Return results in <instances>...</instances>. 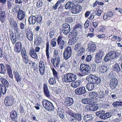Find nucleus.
I'll return each instance as SVG.
<instances>
[{
    "instance_id": "nucleus-55",
    "label": "nucleus",
    "mask_w": 122,
    "mask_h": 122,
    "mask_svg": "<svg viewBox=\"0 0 122 122\" xmlns=\"http://www.w3.org/2000/svg\"><path fill=\"white\" fill-rule=\"evenodd\" d=\"M90 99V104H96L98 101V99L97 98Z\"/></svg>"
},
{
    "instance_id": "nucleus-36",
    "label": "nucleus",
    "mask_w": 122,
    "mask_h": 122,
    "mask_svg": "<svg viewBox=\"0 0 122 122\" xmlns=\"http://www.w3.org/2000/svg\"><path fill=\"white\" fill-rule=\"evenodd\" d=\"M8 86H3L2 84H0V91L3 95L5 94L7 90V88Z\"/></svg>"
},
{
    "instance_id": "nucleus-63",
    "label": "nucleus",
    "mask_w": 122,
    "mask_h": 122,
    "mask_svg": "<svg viewBox=\"0 0 122 122\" xmlns=\"http://www.w3.org/2000/svg\"><path fill=\"white\" fill-rule=\"evenodd\" d=\"M66 22L68 23H71L73 21V19L71 17L67 18L66 19Z\"/></svg>"
},
{
    "instance_id": "nucleus-24",
    "label": "nucleus",
    "mask_w": 122,
    "mask_h": 122,
    "mask_svg": "<svg viewBox=\"0 0 122 122\" xmlns=\"http://www.w3.org/2000/svg\"><path fill=\"white\" fill-rule=\"evenodd\" d=\"M10 37L13 44H15L17 40L16 33H13L12 31L10 33Z\"/></svg>"
},
{
    "instance_id": "nucleus-57",
    "label": "nucleus",
    "mask_w": 122,
    "mask_h": 122,
    "mask_svg": "<svg viewBox=\"0 0 122 122\" xmlns=\"http://www.w3.org/2000/svg\"><path fill=\"white\" fill-rule=\"evenodd\" d=\"M43 2L42 0H39L37 1L36 4V7L37 8H39L41 7L42 5Z\"/></svg>"
},
{
    "instance_id": "nucleus-52",
    "label": "nucleus",
    "mask_w": 122,
    "mask_h": 122,
    "mask_svg": "<svg viewBox=\"0 0 122 122\" xmlns=\"http://www.w3.org/2000/svg\"><path fill=\"white\" fill-rule=\"evenodd\" d=\"M112 105L115 107L122 106V102L116 101L114 102L112 104Z\"/></svg>"
},
{
    "instance_id": "nucleus-19",
    "label": "nucleus",
    "mask_w": 122,
    "mask_h": 122,
    "mask_svg": "<svg viewBox=\"0 0 122 122\" xmlns=\"http://www.w3.org/2000/svg\"><path fill=\"white\" fill-rule=\"evenodd\" d=\"M25 14L24 12L22 10L19 9L17 12V17L18 20H22L25 18Z\"/></svg>"
},
{
    "instance_id": "nucleus-26",
    "label": "nucleus",
    "mask_w": 122,
    "mask_h": 122,
    "mask_svg": "<svg viewBox=\"0 0 122 122\" xmlns=\"http://www.w3.org/2000/svg\"><path fill=\"white\" fill-rule=\"evenodd\" d=\"M49 41H48L46 43V49L45 50L46 55L48 61H50V53L49 51Z\"/></svg>"
},
{
    "instance_id": "nucleus-31",
    "label": "nucleus",
    "mask_w": 122,
    "mask_h": 122,
    "mask_svg": "<svg viewBox=\"0 0 122 122\" xmlns=\"http://www.w3.org/2000/svg\"><path fill=\"white\" fill-rule=\"evenodd\" d=\"M84 121L86 122H90L93 120V118L91 114H87L85 115L83 117Z\"/></svg>"
},
{
    "instance_id": "nucleus-34",
    "label": "nucleus",
    "mask_w": 122,
    "mask_h": 122,
    "mask_svg": "<svg viewBox=\"0 0 122 122\" xmlns=\"http://www.w3.org/2000/svg\"><path fill=\"white\" fill-rule=\"evenodd\" d=\"M73 117L78 122H80L82 119V115L81 113L78 112L75 113Z\"/></svg>"
},
{
    "instance_id": "nucleus-10",
    "label": "nucleus",
    "mask_w": 122,
    "mask_h": 122,
    "mask_svg": "<svg viewBox=\"0 0 122 122\" xmlns=\"http://www.w3.org/2000/svg\"><path fill=\"white\" fill-rule=\"evenodd\" d=\"M6 15L5 11L3 6H0V21L2 23L6 20Z\"/></svg>"
},
{
    "instance_id": "nucleus-29",
    "label": "nucleus",
    "mask_w": 122,
    "mask_h": 122,
    "mask_svg": "<svg viewBox=\"0 0 122 122\" xmlns=\"http://www.w3.org/2000/svg\"><path fill=\"white\" fill-rule=\"evenodd\" d=\"M74 81L71 83V86L74 88H76L80 86L81 83V81L79 80Z\"/></svg>"
},
{
    "instance_id": "nucleus-61",
    "label": "nucleus",
    "mask_w": 122,
    "mask_h": 122,
    "mask_svg": "<svg viewBox=\"0 0 122 122\" xmlns=\"http://www.w3.org/2000/svg\"><path fill=\"white\" fill-rule=\"evenodd\" d=\"M39 67H45V63L44 61L42 60H40L39 62Z\"/></svg>"
},
{
    "instance_id": "nucleus-7",
    "label": "nucleus",
    "mask_w": 122,
    "mask_h": 122,
    "mask_svg": "<svg viewBox=\"0 0 122 122\" xmlns=\"http://www.w3.org/2000/svg\"><path fill=\"white\" fill-rule=\"evenodd\" d=\"M63 37L61 35H60L58 37L57 40V44L59 48L62 50L66 46V42L65 40L63 39Z\"/></svg>"
},
{
    "instance_id": "nucleus-53",
    "label": "nucleus",
    "mask_w": 122,
    "mask_h": 122,
    "mask_svg": "<svg viewBox=\"0 0 122 122\" xmlns=\"http://www.w3.org/2000/svg\"><path fill=\"white\" fill-rule=\"evenodd\" d=\"M110 56L108 52L106 54L104 59V61L105 62H107L110 60L112 59Z\"/></svg>"
},
{
    "instance_id": "nucleus-62",
    "label": "nucleus",
    "mask_w": 122,
    "mask_h": 122,
    "mask_svg": "<svg viewBox=\"0 0 122 122\" xmlns=\"http://www.w3.org/2000/svg\"><path fill=\"white\" fill-rule=\"evenodd\" d=\"M81 27V24L79 23H76L73 27V29L76 30Z\"/></svg>"
},
{
    "instance_id": "nucleus-47",
    "label": "nucleus",
    "mask_w": 122,
    "mask_h": 122,
    "mask_svg": "<svg viewBox=\"0 0 122 122\" xmlns=\"http://www.w3.org/2000/svg\"><path fill=\"white\" fill-rule=\"evenodd\" d=\"M85 49L83 47H81L78 50L76 51L78 56L81 55L85 52Z\"/></svg>"
},
{
    "instance_id": "nucleus-45",
    "label": "nucleus",
    "mask_w": 122,
    "mask_h": 122,
    "mask_svg": "<svg viewBox=\"0 0 122 122\" xmlns=\"http://www.w3.org/2000/svg\"><path fill=\"white\" fill-rule=\"evenodd\" d=\"M56 79L53 77L50 78L48 80V82L51 85H54L56 83Z\"/></svg>"
},
{
    "instance_id": "nucleus-56",
    "label": "nucleus",
    "mask_w": 122,
    "mask_h": 122,
    "mask_svg": "<svg viewBox=\"0 0 122 122\" xmlns=\"http://www.w3.org/2000/svg\"><path fill=\"white\" fill-rule=\"evenodd\" d=\"M105 30V27L103 25H101L99 26V28H97V30L100 32H103Z\"/></svg>"
},
{
    "instance_id": "nucleus-42",
    "label": "nucleus",
    "mask_w": 122,
    "mask_h": 122,
    "mask_svg": "<svg viewBox=\"0 0 122 122\" xmlns=\"http://www.w3.org/2000/svg\"><path fill=\"white\" fill-rule=\"evenodd\" d=\"M74 3L72 2L69 1L67 2L65 5V8L66 9H70L72 8L74 6Z\"/></svg>"
},
{
    "instance_id": "nucleus-38",
    "label": "nucleus",
    "mask_w": 122,
    "mask_h": 122,
    "mask_svg": "<svg viewBox=\"0 0 122 122\" xmlns=\"http://www.w3.org/2000/svg\"><path fill=\"white\" fill-rule=\"evenodd\" d=\"M10 117L12 120L16 119L18 117L17 113L15 111H11L10 113Z\"/></svg>"
},
{
    "instance_id": "nucleus-22",
    "label": "nucleus",
    "mask_w": 122,
    "mask_h": 122,
    "mask_svg": "<svg viewBox=\"0 0 122 122\" xmlns=\"http://www.w3.org/2000/svg\"><path fill=\"white\" fill-rule=\"evenodd\" d=\"M74 102L73 98L70 97H67L65 99L64 103L66 106L70 107L73 104Z\"/></svg>"
},
{
    "instance_id": "nucleus-49",
    "label": "nucleus",
    "mask_w": 122,
    "mask_h": 122,
    "mask_svg": "<svg viewBox=\"0 0 122 122\" xmlns=\"http://www.w3.org/2000/svg\"><path fill=\"white\" fill-rule=\"evenodd\" d=\"M113 69L117 73L121 71V69L119 65L117 63L115 64Z\"/></svg>"
},
{
    "instance_id": "nucleus-5",
    "label": "nucleus",
    "mask_w": 122,
    "mask_h": 122,
    "mask_svg": "<svg viewBox=\"0 0 122 122\" xmlns=\"http://www.w3.org/2000/svg\"><path fill=\"white\" fill-rule=\"evenodd\" d=\"M40 49V48L37 46L35 47V49L32 47H31L29 52L30 57L35 60H37L38 58L37 53L39 52Z\"/></svg>"
},
{
    "instance_id": "nucleus-60",
    "label": "nucleus",
    "mask_w": 122,
    "mask_h": 122,
    "mask_svg": "<svg viewBox=\"0 0 122 122\" xmlns=\"http://www.w3.org/2000/svg\"><path fill=\"white\" fill-rule=\"evenodd\" d=\"M21 54L22 56H23L27 55V53L26 50L24 48H23L22 49H21Z\"/></svg>"
},
{
    "instance_id": "nucleus-25",
    "label": "nucleus",
    "mask_w": 122,
    "mask_h": 122,
    "mask_svg": "<svg viewBox=\"0 0 122 122\" xmlns=\"http://www.w3.org/2000/svg\"><path fill=\"white\" fill-rule=\"evenodd\" d=\"M99 64H98L99 69V72L101 73H104L107 71V68L106 66L103 65L102 63H99Z\"/></svg>"
},
{
    "instance_id": "nucleus-33",
    "label": "nucleus",
    "mask_w": 122,
    "mask_h": 122,
    "mask_svg": "<svg viewBox=\"0 0 122 122\" xmlns=\"http://www.w3.org/2000/svg\"><path fill=\"white\" fill-rule=\"evenodd\" d=\"M86 86V89L89 91L92 90L94 88L95 85L91 81V82H89Z\"/></svg>"
},
{
    "instance_id": "nucleus-6",
    "label": "nucleus",
    "mask_w": 122,
    "mask_h": 122,
    "mask_svg": "<svg viewBox=\"0 0 122 122\" xmlns=\"http://www.w3.org/2000/svg\"><path fill=\"white\" fill-rule=\"evenodd\" d=\"M91 69L90 66L88 65L85 64H81L79 69L80 71H82L86 75H88L90 73Z\"/></svg>"
},
{
    "instance_id": "nucleus-27",
    "label": "nucleus",
    "mask_w": 122,
    "mask_h": 122,
    "mask_svg": "<svg viewBox=\"0 0 122 122\" xmlns=\"http://www.w3.org/2000/svg\"><path fill=\"white\" fill-rule=\"evenodd\" d=\"M7 73L10 77L12 79H13V76L12 72V70L10 66L8 64H6Z\"/></svg>"
},
{
    "instance_id": "nucleus-17",
    "label": "nucleus",
    "mask_w": 122,
    "mask_h": 122,
    "mask_svg": "<svg viewBox=\"0 0 122 122\" xmlns=\"http://www.w3.org/2000/svg\"><path fill=\"white\" fill-rule=\"evenodd\" d=\"M81 9V6L80 5H75L72 8L71 12L73 14H76L80 12Z\"/></svg>"
},
{
    "instance_id": "nucleus-32",
    "label": "nucleus",
    "mask_w": 122,
    "mask_h": 122,
    "mask_svg": "<svg viewBox=\"0 0 122 122\" xmlns=\"http://www.w3.org/2000/svg\"><path fill=\"white\" fill-rule=\"evenodd\" d=\"M51 69L52 71L53 78H55L57 80H58L59 78V73L56 71L54 67H53L52 66V67H51Z\"/></svg>"
},
{
    "instance_id": "nucleus-41",
    "label": "nucleus",
    "mask_w": 122,
    "mask_h": 122,
    "mask_svg": "<svg viewBox=\"0 0 122 122\" xmlns=\"http://www.w3.org/2000/svg\"><path fill=\"white\" fill-rule=\"evenodd\" d=\"M99 103L92 104L91 106V111H96L98 108Z\"/></svg>"
},
{
    "instance_id": "nucleus-37",
    "label": "nucleus",
    "mask_w": 122,
    "mask_h": 122,
    "mask_svg": "<svg viewBox=\"0 0 122 122\" xmlns=\"http://www.w3.org/2000/svg\"><path fill=\"white\" fill-rule=\"evenodd\" d=\"M6 72V68L4 64L3 63L0 64V73L5 74Z\"/></svg>"
},
{
    "instance_id": "nucleus-12",
    "label": "nucleus",
    "mask_w": 122,
    "mask_h": 122,
    "mask_svg": "<svg viewBox=\"0 0 122 122\" xmlns=\"http://www.w3.org/2000/svg\"><path fill=\"white\" fill-rule=\"evenodd\" d=\"M51 64L55 68L59 67L60 62V58L58 56L57 57L55 58H52L51 60Z\"/></svg>"
},
{
    "instance_id": "nucleus-30",
    "label": "nucleus",
    "mask_w": 122,
    "mask_h": 122,
    "mask_svg": "<svg viewBox=\"0 0 122 122\" xmlns=\"http://www.w3.org/2000/svg\"><path fill=\"white\" fill-rule=\"evenodd\" d=\"M43 40L42 37L40 36L37 37L34 41V46H39Z\"/></svg>"
},
{
    "instance_id": "nucleus-64",
    "label": "nucleus",
    "mask_w": 122,
    "mask_h": 122,
    "mask_svg": "<svg viewBox=\"0 0 122 122\" xmlns=\"http://www.w3.org/2000/svg\"><path fill=\"white\" fill-rule=\"evenodd\" d=\"M7 8L8 10H10L13 7L12 3L9 1H8L7 3Z\"/></svg>"
},
{
    "instance_id": "nucleus-11",
    "label": "nucleus",
    "mask_w": 122,
    "mask_h": 122,
    "mask_svg": "<svg viewBox=\"0 0 122 122\" xmlns=\"http://www.w3.org/2000/svg\"><path fill=\"white\" fill-rule=\"evenodd\" d=\"M14 98L11 96H7L5 97L4 103L5 105L7 106H10L13 105L14 103Z\"/></svg>"
},
{
    "instance_id": "nucleus-44",
    "label": "nucleus",
    "mask_w": 122,
    "mask_h": 122,
    "mask_svg": "<svg viewBox=\"0 0 122 122\" xmlns=\"http://www.w3.org/2000/svg\"><path fill=\"white\" fill-rule=\"evenodd\" d=\"M78 34L77 30L73 29L72 31L69 32V36H72V37L76 38Z\"/></svg>"
},
{
    "instance_id": "nucleus-54",
    "label": "nucleus",
    "mask_w": 122,
    "mask_h": 122,
    "mask_svg": "<svg viewBox=\"0 0 122 122\" xmlns=\"http://www.w3.org/2000/svg\"><path fill=\"white\" fill-rule=\"evenodd\" d=\"M50 45L52 47H54L56 46V38H53L51 41Z\"/></svg>"
},
{
    "instance_id": "nucleus-48",
    "label": "nucleus",
    "mask_w": 122,
    "mask_h": 122,
    "mask_svg": "<svg viewBox=\"0 0 122 122\" xmlns=\"http://www.w3.org/2000/svg\"><path fill=\"white\" fill-rule=\"evenodd\" d=\"M31 63L32 66H31L32 68L33 69L34 71L35 72H37L38 71V66L36 64L35 62H32Z\"/></svg>"
},
{
    "instance_id": "nucleus-13",
    "label": "nucleus",
    "mask_w": 122,
    "mask_h": 122,
    "mask_svg": "<svg viewBox=\"0 0 122 122\" xmlns=\"http://www.w3.org/2000/svg\"><path fill=\"white\" fill-rule=\"evenodd\" d=\"M62 30L63 33L65 35H67L71 30L70 25L67 23H64L62 26Z\"/></svg>"
},
{
    "instance_id": "nucleus-35",
    "label": "nucleus",
    "mask_w": 122,
    "mask_h": 122,
    "mask_svg": "<svg viewBox=\"0 0 122 122\" xmlns=\"http://www.w3.org/2000/svg\"><path fill=\"white\" fill-rule=\"evenodd\" d=\"M35 15H31L29 17L28 21V23L30 25H33L36 23L35 18Z\"/></svg>"
},
{
    "instance_id": "nucleus-58",
    "label": "nucleus",
    "mask_w": 122,
    "mask_h": 122,
    "mask_svg": "<svg viewBox=\"0 0 122 122\" xmlns=\"http://www.w3.org/2000/svg\"><path fill=\"white\" fill-rule=\"evenodd\" d=\"M22 61L23 62L25 63V64H28L29 61L28 57L27 55L22 56Z\"/></svg>"
},
{
    "instance_id": "nucleus-3",
    "label": "nucleus",
    "mask_w": 122,
    "mask_h": 122,
    "mask_svg": "<svg viewBox=\"0 0 122 122\" xmlns=\"http://www.w3.org/2000/svg\"><path fill=\"white\" fill-rule=\"evenodd\" d=\"M76 76L73 74L67 73L64 75L62 81L66 83L71 82L76 79Z\"/></svg>"
},
{
    "instance_id": "nucleus-14",
    "label": "nucleus",
    "mask_w": 122,
    "mask_h": 122,
    "mask_svg": "<svg viewBox=\"0 0 122 122\" xmlns=\"http://www.w3.org/2000/svg\"><path fill=\"white\" fill-rule=\"evenodd\" d=\"M86 92V90L85 87L82 86L77 88L75 90V94L77 95L84 94Z\"/></svg>"
},
{
    "instance_id": "nucleus-16",
    "label": "nucleus",
    "mask_w": 122,
    "mask_h": 122,
    "mask_svg": "<svg viewBox=\"0 0 122 122\" xmlns=\"http://www.w3.org/2000/svg\"><path fill=\"white\" fill-rule=\"evenodd\" d=\"M88 51L91 53L94 52L96 49L95 43L92 41L89 42L88 44Z\"/></svg>"
},
{
    "instance_id": "nucleus-40",
    "label": "nucleus",
    "mask_w": 122,
    "mask_h": 122,
    "mask_svg": "<svg viewBox=\"0 0 122 122\" xmlns=\"http://www.w3.org/2000/svg\"><path fill=\"white\" fill-rule=\"evenodd\" d=\"M35 20L37 24H40L41 23L42 21V18L41 15H36Z\"/></svg>"
},
{
    "instance_id": "nucleus-46",
    "label": "nucleus",
    "mask_w": 122,
    "mask_h": 122,
    "mask_svg": "<svg viewBox=\"0 0 122 122\" xmlns=\"http://www.w3.org/2000/svg\"><path fill=\"white\" fill-rule=\"evenodd\" d=\"M38 70L41 75L43 76L45 74V67L41 68V67H38Z\"/></svg>"
},
{
    "instance_id": "nucleus-50",
    "label": "nucleus",
    "mask_w": 122,
    "mask_h": 122,
    "mask_svg": "<svg viewBox=\"0 0 122 122\" xmlns=\"http://www.w3.org/2000/svg\"><path fill=\"white\" fill-rule=\"evenodd\" d=\"M90 98H84L81 100V101L83 104H90Z\"/></svg>"
},
{
    "instance_id": "nucleus-20",
    "label": "nucleus",
    "mask_w": 122,
    "mask_h": 122,
    "mask_svg": "<svg viewBox=\"0 0 122 122\" xmlns=\"http://www.w3.org/2000/svg\"><path fill=\"white\" fill-rule=\"evenodd\" d=\"M10 24L12 28L15 30H18V26L16 21H15L14 19L13 18H10L9 20Z\"/></svg>"
},
{
    "instance_id": "nucleus-15",
    "label": "nucleus",
    "mask_w": 122,
    "mask_h": 122,
    "mask_svg": "<svg viewBox=\"0 0 122 122\" xmlns=\"http://www.w3.org/2000/svg\"><path fill=\"white\" fill-rule=\"evenodd\" d=\"M43 87V92L44 95L46 97L49 98L51 97V94L47 84L46 83H44Z\"/></svg>"
},
{
    "instance_id": "nucleus-28",
    "label": "nucleus",
    "mask_w": 122,
    "mask_h": 122,
    "mask_svg": "<svg viewBox=\"0 0 122 122\" xmlns=\"http://www.w3.org/2000/svg\"><path fill=\"white\" fill-rule=\"evenodd\" d=\"M25 34L26 37L30 41H32L33 38V34L32 31L27 30L25 33Z\"/></svg>"
},
{
    "instance_id": "nucleus-2",
    "label": "nucleus",
    "mask_w": 122,
    "mask_h": 122,
    "mask_svg": "<svg viewBox=\"0 0 122 122\" xmlns=\"http://www.w3.org/2000/svg\"><path fill=\"white\" fill-rule=\"evenodd\" d=\"M42 104L43 107L46 110L50 112L54 110V107L51 102L46 99H43L42 101Z\"/></svg>"
},
{
    "instance_id": "nucleus-39",
    "label": "nucleus",
    "mask_w": 122,
    "mask_h": 122,
    "mask_svg": "<svg viewBox=\"0 0 122 122\" xmlns=\"http://www.w3.org/2000/svg\"><path fill=\"white\" fill-rule=\"evenodd\" d=\"M0 81L3 86H9L10 85L8 81L5 78L1 77L0 78Z\"/></svg>"
},
{
    "instance_id": "nucleus-51",
    "label": "nucleus",
    "mask_w": 122,
    "mask_h": 122,
    "mask_svg": "<svg viewBox=\"0 0 122 122\" xmlns=\"http://www.w3.org/2000/svg\"><path fill=\"white\" fill-rule=\"evenodd\" d=\"M76 38L72 37L69 40L68 44L69 45H71L75 43L76 41L75 39Z\"/></svg>"
},
{
    "instance_id": "nucleus-43",
    "label": "nucleus",
    "mask_w": 122,
    "mask_h": 122,
    "mask_svg": "<svg viewBox=\"0 0 122 122\" xmlns=\"http://www.w3.org/2000/svg\"><path fill=\"white\" fill-rule=\"evenodd\" d=\"M105 113V111L101 110L97 112L96 115L97 116L103 119Z\"/></svg>"
},
{
    "instance_id": "nucleus-18",
    "label": "nucleus",
    "mask_w": 122,
    "mask_h": 122,
    "mask_svg": "<svg viewBox=\"0 0 122 122\" xmlns=\"http://www.w3.org/2000/svg\"><path fill=\"white\" fill-rule=\"evenodd\" d=\"M118 81L115 78H112L110 81V86L112 89L114 90L116 88L118 84Z\"/></svg>"
},
{
    "instance_id": "nucleus-23",
    "label": "nucleus",
    "mask_w": 122,
    "mask_h": 122,
    "mask_svg": "<svg viewBox=\"0 0 122 122\" xmlns=\"http://www.w3.org/2000/svg\"><path fill=\"white\" fill-rule=\"evenodd\" d=\"M13 74L15 80L18 83L20 82L22 80V77L21 74H20L17 71H14Z\"/></svg>"
},
{
    "instance_id": "nucleus-9",
    "label": "nucleus",
    "mask_w": 122,
    "mask_h": 122,
    "mask_svg": "<svg viewBox=\"0 0 122 122\" xmlns=\"http://www.w3.org/2000/svg\"><path fill=\"white\" fill-rule=\"evenodd\" d=\"M72 52V48L70 46L67 47L63 52L64 58L66 60L68 59L71 56Z\"/></svg>"
},
{
    "instance_id": "nucleus-59",
    "label": "nucleus",
    "mask_w": 122,
    "mask_h": 122,
    "mask_svg": "<svg viewBox=\"0 0 122 122\" xmlns=\"http://www.w3.org/2000/svg\"><path fill=\"white\" fill-rule=\"evenodd\" d=\"M91 106L87 105L85 106L84 110L87 112H91Z\"/></svg>"
},
{
    "instance_id": "nucleus-4",
    "label": "nucleus",
    "mask_w": 122,
    "mask_h": 122,
    "mask_svg": "<svg viewBox=\"0 0 122 122\" xmlns=\"http://www.w3.org/2000/svg\"><path fill=\"white\" fill-rule=\"evenodd\" d=\"M86 78V80L88 82L92 81L94 85H98L101 81L100 78L92 74L88 75Z\"/></svg>"
},
{
    "instance_id": "nucleus-21",
    "label": "nucleus",
    "mask_w": 122,
    "mask_h": 122,
    "mask_svg": "<svg viewBox=\"0 0 122 122\" xmlns=\"http://www.w3.org/2000/svg\"><path fill=\"white\" fill-rule=\"evenodd\" d=\"M15 44L14 51L15 52L19 53L20 52L22 49V44L20 42L18 41Z\"/></svg>"
},
{
    "instance_id": "nucleus-8",
    "label": "nucleus",
    "mask_w": 122,
    "mask_h": 122,
    "mask_svg": "<svg viewBox=\"0 0 122 122\" xmlns=\"http://www.w3.org/2000/svg\"><path fill=\"white\" fill-rule=\"evenodd\" d=\"M104 55L103 50H100L96 53L94 61L96 63H99L101 62L102 58Z\"/></svg>"
},
{
    "instance_id": "nucleus-1",
    "label": "nucleus",
    "mask_w": 122,
    "mask_h": 122,
    "mask_svg": "<svg viewBox=\"0 0 122 122\" xmlns=\"http://www.w3.org/2000/svg\"><path fill=\"white\" fill-rule=\"evenodd\" d=\"M109 93V90L108 89L105 91H100L98 95L97 92H92L89 93V96L90 98H95L98 97L99 98H103L105 101L107 102L111 98L110 96L108 95Z\"/></svg>"
}]
</instances>
